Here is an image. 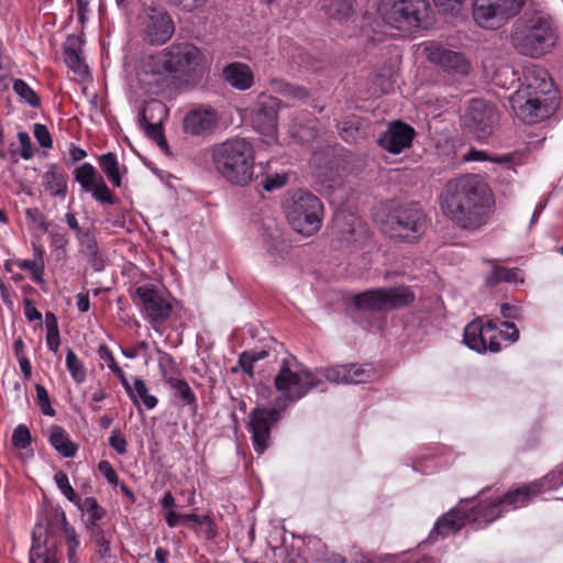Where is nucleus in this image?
I'll return each mask as SVG.
<instances>
[{
	"instance_id": "obj_6",
	"label": "nucleus",
	"mask_w": 563,
	"mask_h": 563,
	"mask_svg": "<svg viewBox=\"0 0 563 563\" xmlns=\"http://www.w3.org/2000/svg\"><path fill=\"white\" fill-rule=\"evenodd\" d=\"M214 168L228 181L245 186L254 175V151L245 139H229L211 151Z\"/></svg>"
},
{
	"instance_id": "obj_11",
	"label": "nucleus",
	"mask_w": 563,
	"mask_h": 563,
	"mask_svg": "<svg viewBox=\"0 0 563 563\" xmlns=\"http://www.w3.org/2000/svg\"><path fill=\"white\" fill-rule=\"evenodd\" d=\"M428 0H380L379 11L384 20L401 31L419 27L428 15Z\"/></svg>"
},
{
	"instance_id": "obj_26",
	"label": "nucleus",
	"mask_w": 563,
	"mask_h": 563,
	"mask_svg": "<svg viewBox=\"0 0 563 563\" xmlns=\"http://www.w3.org/2000/svg\"><path fill=\"white\" fill-rule=\"evenodd\" d=\"M51 445L64 457L76 455L77 445L69 439L68 433L59 426H53L49 430Z\"/></svg>"
},
{
	"instance_id": "obj_2",
	"label": "nucleus",
	"mask_w": 563,
	"mask_h": 563,
	"mask_svg": "<svg viewBox=\"0 0 563 563\" xmlns=\"http://www.w3.org/2000/svg\"><path fill=\"white\" fill-rule=\"evenodd\" d=\"M207 64L205 54L192 43H174L157 54L144 56L136 78L146 93L158 95L172 78L190 77L202 71Z\"/></svg>"
},
{
	"instance_id": "obj_29",
	"label": "nucleus",
	"mask_w": 563,
	"mask_h": 563,
	"mask_svg": "<svg viewBox=\"0 0 563 563\" xmlns=\"http://www.w3.org/2000/svg\"><path fill=\"white\" fill-rule=\"evenodd\" d=\"M265 247L272 261L279 263L286 260L290 246L283 235L278 231H275L267 236Z\"/></svg>"
},
{
	"instance_id": "obj_39",
	"label": "nucleus",
	"mask_w": 563,
	"mask_h": 563,
	"mask_svg": "<svg viewBox=\"0 0 563 563\" xmlns=\"http://www.w3.org/2000/svg\"><path fill=\"white\" fill-rule=\"evenodd\" d=\"M13 91L32 108H37L41 104L36 92L22 79L13 80Z\"/></svg>"
},
{
	"instance_id": "obj_38",
	"label": "nucleus",
	"mask_w": 563,
	"mask_h": 563,
	"mask_svg": "<svg viewBox=\"0 0 563 563\" xmlns=\"http://www.w3.org/2000/svg\"><path fill=\"white\" fill-rule=\"evenodd\" d=\"M66 367L71 378L77 383L81 384L87 377L86 368L82 362L78 358L76 353L71 349L66 351Z\"/></svg>"
},
{
	"instance_id": "obj_28",
	"label": "nucleus",
	"mask_w": 563,
	"mask_h": 563,
	"mask_svg": "<svg viewBox=\"0 0 563 563\" xmlns=\"http://www.w3.org/2000/svg\"><path fill=\"white\" fill-rule=\"evenodd\" d=\"M387 310L402 308L413 302L416 296L410 287L396 286L385 288Z\"/></svg>"
},
{
	"instance_id": "obj_46",
	"label": "nucleus",
	"mask_w": 563,
	"mask_h": 563,
	"mask_svg": "<svg viewBox=\"0 0 563 563\" xmlns=\"http://www.w3.org/2000/svg\"><path fill=\"white\" fill-rule=\"evenodd\" d=\"M12 443L18 449H25L31 443V433L26 426H18L12 434Z\"/></svg>"
},
{
	"instance_id": "obj_35",
	"label": "nucleus",
	"mask_w": 563,
	"mask_h": 563,
	"mask_svg": "<svg viewBox=\"0 0 563 563\" xmlns=\"http://www.w3.org/2000/svg\"><path fill=\"white\" fill-rule=\"evenodd\" d=\"M185 405L196 406L197 399L195 393L188 385V383L180 378H168L166 383Z\"/></svg>"
},
{
	"instance_id": "obj_43",
	"label": "nucleus",
	"mask_w": 563,
	"mask_h": 563,
	"mask_svg": "<svg viewBox=\"0 0 563 563\" xmlns=\"http://www.w3.org/2000/svg\"><path fill=\"white\" fill-rule=\"evenodd\" d=\"M64 59L67 66L79 75L87 73V66L82 63L76 49L66 47L64 52Z\"/></svg>"
},
{
	"instance_id": "obj_4",
	"label": "nucleus",
	"mask_w": 563,
	"mask_h": 563,
	"mask_svg": "<svg viewBox=\"0 0 563 563\" xmlns=\"http://www.w3.org/2000/svg\"><path fill=\"white\" fill-rule=\"evenodd\" d=\"M556 474H559L560 479L554 484V486L562 485L563 465L540 481L509 490L503 497L494 500L493 503L478 504L467 515L461 512L459 509H452L435 522L429 538L435 540L437 536L445 537L450 533L456 532L465 525L466 520L474 521L476 526L481 528L499 518L505 509L508 510L525 507L543 489L544 483L554 478Z\"/></svg>"
},
{
	"instance_id": "obj_30",
	"label": "nucleus",
	"mask_w": 563,
	"mask_h": 563,
	"mask_svg": "<svg viewBox=\"0 0 563 563\" xmlns=\"http://www.w3.org/2000/svg\"><path fill=\"white\" fill-rule=\"evenodd\" d=\"M168 110L166 106L158 100H151L145 103L139 115L140 123H157L163 124L167 118Z\"/></svg>"
},
{
	"instance_id": "obj_33",
	"label": "nucleus",
	"mask_w": 563,
	"mask_h": 563,
	"mask_svg": "<svg viewBox=\"0 0 563 563\" xmlns=\"http://www.w3.org/2000/svg\"><path fill=\"white\" fill-rule=\"evenodd\" d=\"M99 166L113 186L121 187L122 180L115 154L109 152L101 155L99 157Z\"/></svg>"
},
{
	"instance_id": "obj_20",
	"label": "nucleus",
	"mask_w": 563,
	"mask_h": 563,
	"mask_svg": "<svg viewBox=\"0 0 563 563\" xmlns=\"http://www.w3.org/2000/svg\"><path fill=\"white\" fill-rule=\"evenodd\" d=\"M424 53L433 64L440 65L449 71L465 75L468 73L470 65L460 53L443 48L438 43H428L424 46Z\"/></svg>"
},
{
	"instance_id": "obj_41",
	"label": "nucleus",
	"mask_w": 563,
	"mask_h": 563,
	"mask_svg": "<svg viewBox=\"0 0 563 563\" xmlns=\"http://www.w3.org/2000/svg\"><path fill=\"white\" fill-rule=\"evenodd\" d=\"M54 481L60 493L73 504L79 505V497L71 487L66 473L59 471L54 475Z\"/></svg>"
},
{
	"instance_id": "obj_42",
	"label": "nucleus",
	"mask_w": 563,
	"mask_h": 563,
	"mask_svg": "<svg viewBox=\"0 0 563 563\" xmlns=\"http://www.w3.org/2000/svg\"><path fill=\"white\" fill-rule=\"evenodd\" d=\"M268 355L266 351H247L243 352L239 357V366L249 376L253 375V364L260 360L265 358Z\"/></svg>"
},
{
	"instance_id": "obj_60",
	"label": "nucleus",
	"mask_w": 563,
	"mask_h": 563,
	"mask_svg": "<svg viewBox=\"0 0 563 563\" xmlns=\"http://www.w3.org/2000/svg\"><path fill=\"white\" fill-rule=\"evenodd\" d=\"M46 344L52 352L57 353L59 344H60L59 331L47 332L46 333Z\"/></svg>"
},
{
	"instance_id": "obj_32",
	"label": "nucleus",
	"mask_w": 563,
	"mask_h": 563,
	"mask_svg": "<svg viewBox=\"0 0 563 563\" xmlns=\"http://www.w3.org/2000/svg\"><path fill=\"white\" fill-rule=\"evenodd\" d=\"M501 282L514 284L522 283L523 278L521 276L520 269L495 266L492 273L486 277V283L493 286Z\"/></svg>"
},
{
	"instance_id": "obj_16",
	"label": "nucleus",
	"mask_w": 563,
	"mask_h": 563,
	"mask_svg": "<svg viewBox=\"0 0 563 563\" xmlns=\"http://www.w3.org/2000/svg\"><path fill=\"white\" fill-rule=\"evenodd\" d=\"M142 31L148 43L162 45L173 36L175 25L165 10L150 8L143 20Z\"/></svg>"
},
{
	"instance_id": "obj_23",
	"label": "nucleus",
	"mask_w": 563,
	"mask_h": 563,
	"mask_svg": "<svg viewBox=\"0 0 563 563\" xmlns=\"http://www.w3.org/2000/svg\"><path fill=\"white\" fill-rule=\"evenodd\" d=\"M29 561L30 563H56L55 551L46 547L45 530L41 525L33 530Z\"/></svg>"
},
{
	"instance_id": "obj_34",
	"label": "nucleus",
	"mask_w": 563,
	"mask_h": 563,
	"mask_svg": "<svg viewBox=\"0 0 563 563\" xmlns=\"http://www.w3.org/2000/svg\"><path fill=\"white\" fill-rule=\"evenodd\" d=\"M98 356L107 364V367L120 379L123 388L129 387V380L123 373L122 368L117 364L111 350L106 344H100L98 347Z\"/></svg>"
},
{
	"instance_id": "obj_59",
	"label": "nucleus",
	"mask_w": 563,
	"mask_h": 563,
	"mask_svg": "<svg viewBox=\"0 0 563 563\" xmlns=\"http://www.w3.org/2000/svg\"><path fill=\"white\" fill-rule=\"evenodd\" d=\"M500 313L506 319H518L520 317V309L516 306L503 303L500 306Z\"/></svg>"
},
{
	"instance_id": "obj_61",
	"label": "nucleus",
	"mask_w": 563,
	"mask_h": 563,
	"mask_svg": "<svg viewBox=\"0 0 563 563\" xmlns=\"http://www.w3.org/2000/svg\"><path fill=\"white\" fill-rule=\"evenodd\" d=\"M44 265L43 262H38L35 260H24L18 263L19 268L23 271H29L31 274Z\"/></svg>"
},
{
	"instance_id": "obj_64",
	"label": "nucleus",
	"mask_w": 563,
	"mask_h": 563,
	"mask_svg": "<svg viewBox=\"0 0 563 563\" xmlns=\"http://www.w3.org/2000/svg\"><path fill=\"white\" fill-rule=\"evenodd\" d=\"M18 362H19V365H20V368H21V372H22L24 378L30 379L31 378V363L27 360V357H20V360H18Z\"/></svg>"
},
{
	"instance_id": "obj_58",
	"label": "nucleus",
	"mask_w": 563,
	"mask_h": 563,
	"mask_svg": "<svg viewBox=\"0 0 563 563\" xmlns=\"http://www.w3.org/2000/svg\"><path fill=\"white\" fill-rule=\"evenodd\" d=\"M97 545L99 547V553L101 556L108 555L110 552V541L107 540L100 529H98L96 537Z\"/></svg>"
},
{
	"instance_id": "obj_27",
	"label": "nucleus",
	"mask_w": 563,
	"mask_h": 563,
	"mask_svg": "<svg viewBox=\"0 0 563 563\" xmlns=\"http://www.w3.org/2000/svg\"><path fill=\"white\" fill-rule=\"evenodd\" d=\"M124 389L134 405L139 406L140 401H142L144 407L148 410L156 407L157 398L148 393L145 382L142 378L135 377L133 385L129 383V387Z\"/></svg>"
},
{
	"instance_id": "obj_37",
	"label": "nucleus",
	"mask_w": 563,
	"mask_h": 563,
	"mask_svg": "<svg viewBox=\"0 0 563 563\" xmlns=\"http://www.w3.org/2000/svg\"><path fill=\"white\" fill-rule=\"evenodd\" d=\"M62 521H63V531L65 533L66 544H67L68 563H77L76 555H77V550L80 544L78 536L75 531V528L68 523L65 514H62Z\"/></svg>"
},
{
	"instance_id": "obj_56",
	"label": "nucleus",
	"mask_w": 563,
	"mask_h": 563,
	"mask_svg": "<svg viewBox=\"0 0 563 563\" xmlns=\"http://www.w3.org/2000/svg\"><path fill=\"white\" fill-rule=\"evenodd\" d=\"M208 0H173L181 10L191 12L197 8L203 5Z\"/></svg>"
},
{
	"instance_id": "obj_5",
	"label": "nucleus",
	"mask_w": 563,
	"mask_h": 563,
	"mask_svg": "<svg viewBox=\"0 0 563 563\" xmlns=\"http://www.w3.org/2000/svg\"><path fill=\"white\" fill-rule=\"evenodd\" d=\"M555 96L549 73L541 67H531L526 69L523 82L510 97V104L519 120L533 124L550 117Z\"/></svg>"
},
{
	"instance_id": "obj_24",
	"label": "nucleus",
	"mask_w": 563,
	"mask_h": 563,
	"mask_svg": "<svg viewBox=\"0 0 563 563\" xmlns=\"http://www.w3.org/2000/svg\"><path fill=\"white\" fill-rule=\"evenodd\" d=\"M356 0H321V11L332 21L343 23L355 14Z\"/></svg>"
},
{
	"instance_id": "obj_57",
	"label": "nucleus",
	"mask_w": 563,
	"mask_h": 563,
	"mask_svg": "<svg viewBox=\"0 0 563 563\" xmlns=\"http://www.w3.org/2000/svg\"><path fill=\"white\" fill-rule=\"evenodd\" d=\"M77 2V16L78 21L81 25H84L87 21V15L89 13V4L91 0H76Z\"/></svg>"
},
{
	"instance_id": "obj_31",
	"label": "nucleus",
	"mask_w": 563,
	"mask_h": 563,
	"mask_svg": "<svg viewBox=\"0 0 563 563\" xmlns=\"http://www.w3.org/2000/svg\"><path fill=\"white\" fill-rule=\"evenodd\" d=\"M43 181L46 191L52 196L60 197L62 199L66 196L67 183L64 174L55 168H51L43 175Z\"/></svg>"
},
{
	"instance_id": "obj_10",
	"label": "nucleus",
	"mask_w": 563,
	"mask_h": 563,
	"mask_svg": "<svg viewBox=\"0 0 563 563\" xmlns=\"http://www.w3.org/2000/svg\"><path fill=\"white\" fill-rule=\"evenodd\" d=\"M501 325L510 329V332H504L498 327L488 320L485 324L482 319H476L470 322L464 329L463 342L471 350L478 353L487 351L497 353L501 350L500 339H505L511 343L519 339V330L512 322L504 321Z\"/></svg>"
},
{
	"instance_id": "obj_9",
	"label": "nucleus",
	"mask_w": 563,
	"mask_h": 563,
	"mask_svg": "<svg viewBox=\"0 0 563 563\" xmlns=\"http://www.w3.org/2000/svg\"><path fill=\"white\" fill-rule=\"evenodd\" d=\"M380 229L390 239L415 242L427 230V217L416 203L401 205L386 216Z\"/></svg>"
},
{
	"instance_id": "obj_18",
	"label": "nucleus",
	"mask_w": 563,
	"mask_h": 563,
	"mask_svg": "<svg viewBox=\"0 0 563 563\" xmlns=\"http://www.w3.org/2000/svg\"><path fill=\"white\" fill-rule=\"evenodd\" d=\"M220 117L211 106L198 104L192 107L184 117V131L190 135L202 136L210 134L219 124Z\"/></svg>"
},
{
	"instance_id": "obj_50",
	"label": "nucleus",
	"mask_w": 563,
	"mask_h": 563,
	"mask_svg": "<svg viewBox=\"0 0 563 563\" xmlns=\"http://www.w3.org/2000/svg\"><path fill=\"white\" fill-rule=\"evenodd\" d=\"M110 446L120 455L126 453V440L119 430H113L109 438Z\"/></svg>"
},
{
	"instance_id": "obj_47",
	"label": "nucleus",
	"mask_w": 563,
	"mask_h": 563,
	"mask_svg": "<svg viewBox=\"0 0 563 563\" xmlns=\"http://www.w3.org/2000/svg\"><path fill=\"white\" fill-rule=\"evenodd\" d=\"M158 366L165 383H167L168 378H174L173 375L176 373V365L169 354L163 353L159 357Z\"/></svg>"
},
{
	"instance_id": "obj_53",
	"label": "nucleus",
	"mask_w": 563,
	"mask_h": 563,
	"mask_svg": "<svg viewBox=\"0 0 563 563\" xmlns=\"http://www.w3.org/2000/svg\"><path fill=\"white\" fill-rule=\"evenodd\" d=\"M142 129H144L146 135L152 140L156 141L159 144H164L165 140L163 136L162 124L157 123H140Z\"/></svg>"
},
{
	"instance_id": "obj_8",
	"label": "nucleus",
	"mask_w": 563,
	"mask_h": 563,
	"mask_svg": "<svg viewBox=\"0 0 563 563\" xmlns=\"http://www.w3.org/2000/svg\"><path fill=\"white\" fill-rule=\"evenodd\" d=\"M284 208L288 223L297 233L311 236L320 230L324 210L316 195L297 190L288 196Z\"/></svg>"
},
{
	"instance_id": "obj_55",
	"label": "nucleus",
	"mask_w": 563,
	"mask_h": 563,
	"mask_svg": "<svg viewBox=\"0 0 563 563\" xmlns=\"http://www.w3.org/2000/svg\"><path fill=\"white\" fill-rule=\"evenodd\" d=\"M24 314L29 321H41L42 313L36 309L34 302L31 299H24Z\"/></svg>"
},
{
	"instance_id": "obj_44",
	"label": "nucleus",
	"mask_w": 563,
	"mask_h": 563,
	"mask_svg": "<svg viewBox=\"0 0 563 563\" xmlns=\"http://www.w3.org/2000/svg\"><path fill=\"white\" fill-rule=\"evenodd\" d=\"M36 391V401L43 415L53 417L55 416V410L51 405V399L47 390L44 386L37 384L35 385Z\"/></svg>"
},
{
	"instance_id": "obj_15",
	"label": "nucleus",
	"mask_w": 563,
	"mask_h": 563,
	"mask_svg": "<svg viewBox=\"0 0 563 563\" xmlns=\"http://www.w3.org/2000/svg\"><path fill=\"white\" fill-rule=\"evenodd\" d=\"M279 106V99L266 93H261L254 106V128L266 137L267 143L276 141Z\"/></svg>"
},
{
	"instance_id": "obj_51",
	"label": "nucleus",
	"mask_w": 563,
	"mask_h": 563,
	"mask_svg": "<svg viewBox=\"0 0 563 563\" xmlns=\"http://www.w3.org/2000/svg\"><path fill=\"white\" fill-rule=\"evenodd\" d=\"M18 140L20 142V145H21V157L23 159H30L33 157L34 155V152H33V145H32V142H31V139L29 136V134L24 131H20L18 133Z\"/></svg>"
},
{
	"instance_id": "obj_21",
	"label": "nucleus",
	"mask_w": 563,
	"mask_h": 563,
	"mask_svg": "<svg viewBox=\"0 0 563 563\" xmlns=\"http://www.w3.org/2000/svg\"><path fill=\"white\" fill-rule=\"evenodd\" d=\"M324 377L334 384H362L371 379V369L356 364L335 365L324 372Z\"/></svg>"
},
{
	"instance_id": "obj_19",
	"label": "nucleus",
	"mask_w": 563,
	"mask_h": 563,
	"mask_svg": "<svg viewBox=\"0 0 563 563\" xmlns=\"http://www.w3.org/2000/svg\"><path fill=\"white\" fill-rule=\"evenodd\" d=\"M415 134V130L410 125L396 121L388 125L379 136L378 143L387 152L399 154L411 146Z\"/></svg>"
},
{
	"instance_id": "obj_12",
	"label": "nucleus",
	"mask_w": 563,
	"mask_h": 563,
	"mask_svg": "<svg viewBox=\"0 0 563 563\" xmlns=\"http://www.w3.org/2000/svg\"><path fill=\"white\" fill-rule=\"evenodd\" d=\"M527 0H475L473 19L482 29L495 30L516 16Z\"/></svg>"
},
{
	"instance_id": "obj_62",
	"label": "nucleus",
	"mask_w": 563,
	"mask_h": 563,
	"mask_svg": "<svg viewBox=\"0 0 563 563\" xmlns=\"http://www.w3.org/2000/svg\"><path fill=\"white\" fill-rule=\"evenodd\" d=\"M45 327H46V332L59 331L57 318L55 317V314L53 312H47L45 314Z\"/></svg>"
},
{
	"instance_id": "obj_25",
	"label": "nucleus",
	"mask_w": 563,
	"mask_h": 563,
	"mask_svg": "<svg viewBox=\"0 0 563 563\" xmlns=\"http://www.w3.org/2000/svg\"><path fill=\"white\" fill-rule=\"evenodd\" d=\"M385 288L369 289L354 297V303L358 309L369 311H385L386 298Z\"/></svg>"
},
{
	"instance_id": "obj_14",
	"label": "nucleus",
	"mask_w": 563,
	"mask_h": 563,
	"mask_svg": "<svg viewBox=\"0 0 563 563\" xmlns=\"http://www.w3.org/2000/svg\"><path fill=\"white\" fill-rule=\"evenodd\" d=\"M497 119L496 108L492 103L483 99H473L462 117V122L470 132L482 141L490 134Z\"/></svg>"
},
{
	"instance_id": "obj_7",
	"label": "nucleus",
	"mask_w": 563,
	"mask_h": 563,
	"mask_svg": "<svg viewBox=\"0 0 563 563\" xmlns=\"http://www.w3.org/2000/svg\"><path fill=\"white\" fill-rule=\"evenodd\" d=\"M556 33L550 20L541 14L519 19L511 34L514 47L525 56L539 58L556 44Z\"/></svg>"
},
{
	"instance_id": "obj_3",
	"label": "nucleus",
	"mask_w": 563,
	"mask_h": 563,
	"mask_svg": "<svg viewBox=\"0 0 563 563\" xmlns=\"http://www.w3.org/2000/svg\"><path fill=\"white\" fill-rule=\"evenodd\" d=\"M440 207L444 216L457 227L477 230L488 222L494 201L481 177L466 174L445 184L440 195Z\"/></svg>"
},
{
	"instance_id": "obj_48",
	"label": "nucleus",
	"mask_w": 563,
	"mask_h": 563,
	"mask_svg": "<svg viewBox=\"0 0 563 563\" xmlns=\"http://www.w3.org/2000/svg\"><path fill=\"white\" fill-rule=\"evenodd\" d=\"M25 217L34 228L44 232L48 230V223L46 222L44 214L37 208L25 209Z\"/></svg>"
},
{
	"instance_id": "obj_40",
	"label": "nucleus",
	"mask_w": 563,
	"mask_h": 563,
	"mask_svg": "<svg viewBox=\"0 0 563 563\" xmlns=\"http://www.w3.org/2000/svg\"><path fill=\"white\" fill-rule=\"evenodd\" d=\"M273 90L285 97L294 99H305L308 96L307 90L301 86H295L283 80L273 81Z\"/></svg>"
},
{
	"instance_id": "obj_45",
	"label": "nucleus",
	"mask_w": 563,
	"mask_h": 563,
	"mask_svg": "<svg viewBox=\"0 0 563 563\" xmlns=\"http://www.w3.org/2000/svg\"><path fill=\"white\" fill-rule=\"evenodd\" d=\"M290 134L294 139L298 140L300 143H309L310 141L317 137V130L314 124L310 126H292L290 129Z\"/></svg>"
},
{
	"instance_id": "obj_49",
	"label": "nucleus",
	"mask_w": 563,
	"mask_h": 563,
	"mask_svg": "<svg viewBox=\"0 0 563 563\" xmlns=\"http://www.w3.org/2000/svg\"><path fill=\"white\" fill-rule=\"evenodd\" d=\"M34 137L42 147L51 148L53 145L52 136L46 125L35 123L33 129Z\"/></svg>"
},
{
	"instance_id": "obj_17",
	"label": "nucleus",
	"mask_w": 563,
	"mask_h": 563,
	"mask_svg": "<svg viewBox=\"0 0 563 563\" xmlns=\"http://www.w3.org/2000/svg\"><path fill=\"white\" fill-rule=\"evenodd\" d=\"M75 179L86 192L91 194L96 201L106 205H114L115 199L112 192L104 183L103 177L91 164L84 163L77 167Z\"/></svg>"
},
{
	"instance_id": "obj_52",
	"label": "nucleus",
	"mask_w": 563,
	"mask_h": 563,
	"mask_svg": "<svg viewBox=\"0 0 563 563\" xmlns=\"http://www.w3.org/2000/svg\"><path fill=\"white\" fill-rule=\"evenodd\" d=\"M99 473L108 481L110 485H118L119 477L117 472L108 461H100L98 464Z\"/></svg>"
},
{
	"instance_id": "obj_13",
	"label": "nucleus",
	"mask_w": 563,
	"mask_h": 563,
	"mask_svg": "<svg viewBox=\"0 0 563 563\" xmlns=\"http://www.w3.org/2000/svg\"><path fill=\"white\" fill-rule=\"evenodd\" d=\"M135 298L143 318L151 324H162L173 311L169 294L153 284H144L135 289Z\"/></svg>"
},
{
	"instance_id": "obj_36",
	"label": "nucleus",
	"mask_w": 563,
	"mask_h": 563,
	"mask_svg": "<svg viewBox=\"0 0 563 563\" xmlns=\"http://www.w3.org/2000/svg\"><path fill=\"white\" fill-rule=\"evenodd\" d=\"M76 506L88 515V526L92 529L106 514L95 497H86L82 501L79 499V505Z\"/></svg>"
},
{
	"instance_id": "obj_54",
	"label": "nucleus",
	"mask_w": 563,
	"mask_h": 563,
	"mask_svg": "<svg viewBox=\"0 0 563 563\" xmlns=\"http://www.w3.org/2000/svg\"><path fill=\"white\" fill-rule=\"evenodd\" d=\"M287 183V176L284 174H276L274 176H268L264 184V189L267 191H272L278 188H282Z\"/></svg>"
},
{
	"instance_id": "obj_22",
	"label": "nucleus",
	"mask_w": 563,
	"mask_h": 563,
	"mask_svg": "<svg viewBox=\"0 0 563 563\" xmlns=\"http://www.w3.org/2000/svg\"><path fill=\"white\" fill-rule=\"evenodd\" d=\"M222 77L231 87L242 91L250 89L254 84L253 70L240 62L228 64L222 70Z\"/></svg>"
},
{
	"instance_id": "obj_1",
	"label": "nucleus",
	"mask_w": 563,
	"mask_h": 563,
	"mask_svg": "<svg viewBox=\"0 0 563 563\" xmlns=\"http://www.w3.org/2000/svg\"><path fill=\"white\" fill-rule=\"evenodd\" d=\"M322 380L317 373L307 369L295 357L285 358L275 377V387L284 394L273 408H255L250 415L247 429L251 432L255 452L261 455L269 446L271 430L282 418V411L288 402L306 396L311 389L318 388Z\"/></svg>"
},
{
	"instance_id": "obj_63",
	"label": "nucleus",
	"mask_w": 563,
	"mask_h": 563,
	"mask_svg": "<svg viewBox=\"0 0 563 563\" xmlns=\"http://www.w3.org/2000/svg\"><path fill=\"white\" fill-rule=\"evenodd\" d=\"M76 299L78 310L80 312H87L90 307L88 294L80 292L77 295Z\"/></svg>"
}]
</instances>
